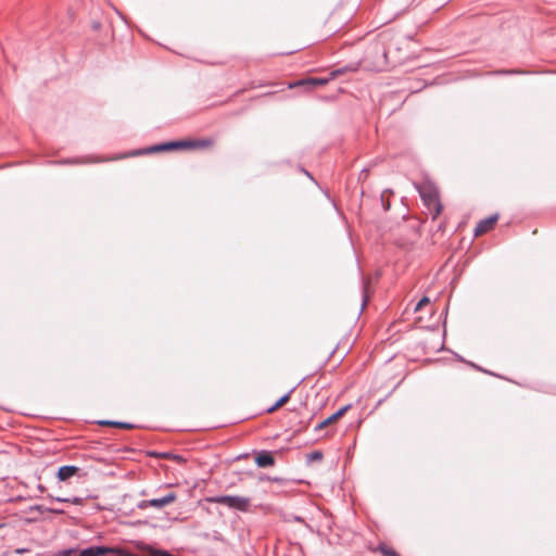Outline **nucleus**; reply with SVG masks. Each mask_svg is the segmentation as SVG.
Segmentation results:
<instances>
[{
	"instance_id": "obj_1",
	"label": "nucleus",
	"mask_w": 556,
	"mask_h": 556,
	"mask_svg": "<svg viewBox=\"0 0 556 556\" xmlns=\"http://www.w3.org/2000/svg\"><path fill=\"white\" fill-rule=\"evenodd\" d=\"M378 40L374 42L366 52L367 59H372V66L381 71L388 65V53L389 50L386 47L387 41L390 38V34L380 33Z\"/></svg>"
},
{
	"instance_id": "obj_2",
	"label": "nucleus",
	"mask_w": 556,
	"mask_h": 556,
	"mask_svg": "<svg viewBox=\"0 0 556 556\" xmlns=\"http://www.w3.org/2000/svg\"><path fill=\"white\" fill-rule=\"evenodd\" d=\"M417 190L425 206L430 211L432 219L438 218L443 208L438 189L431 184H425L417 186Z\"/></svg>"
},
{
	"instance_id": "obj_3",
	"label": "nucleus",
	"mask_w": 556,
	"mask_h": 556,
	"mask_svg": "<svg viewBox=\"0 0 556 556\" xmlns=\"http://www.w3.org/2000/svg\"><path fill=\"white\" fill-rule=\"evenodd\" d=\"M205 502L223 504L229 508L245 513L250 508L251 501L249 497L239 495H218L206 497Z\"/></svg>"
},
{
	"instance_id": "obj_4",
	"label": "nucleus",
	"mask_w": 556,
	"mask_h": 556,
	"mask_svg": "<svg viewBox=\"0 0 556 556\" xmlns=\"http://www.w3.org/2000/svg\"><path fill=\"white\" fill-rule=\"evenodd\" d=\"M214 141L210 138H189L176 140V151H194L211 148Z\"/></svg>"
},
{
	"instance_id": "obj_5",
	"label": "nucleus",
	"mask_w": 556,
	"mask_h": 556,
	"mask_svg": "<svg viewBox=\"0 0 556 556\" xmlns=\"http://www.w3.org/2000/svg\"><path fill=\"white\" fill-rule=\"evenodd\" d=\"M352 407L351 404H348L343 407H341L340 409H338L336 413H333L332 415H330L329 417H327L326 419H324L323 421H320L319 424H317L314 428V430L317 432L321 429H324L325 427L331 425L332 422L337 421L338 419H340L350 408Z\"/></svg>"
},
{
	"instance_id": "obj_6",
	"label": "nucleus",
	"mask_w": 556,
	"mask_h": 556,
	"mask_svg": "<svg viewBox=\"0 0 556 556\" xmlns=\"http://www.w3.org/2000/svg\"><path fill=\"white\" fill-rule=\"evenodd\" d=\"M497 219H498L497 214L491 215L486 218L481 219L475 228V236H481V235L485 233L486 231H489L494 226V224L497 222Z\"/></svg>"
},
{
	"instance_id": "obj_7",
	"label": "nucleus",
	"mask_w": 556,
	"mask_h": 556,
	"mask_svg": "<svg viewBox=\"0 0 556 556\" xmlns=\"http://www.w3.org/2000/svg\"><path fill=\"white\" fill-rule=\"evenodd\" d=\"M113 553V547L109 546H90L81 549L78 556H110Z\"/></svg>"
},
{
	"instance_id": "obj_8",
	"label": "nucleus",
	"mask_w": 556,
	"mask_h": 556,
	"mask_svg": "<svg viewBox=\"0 0 556 556\" xmlns=\"http://www.w3.org/2000/svg\"><path fill=\"white\" fill-rule=\"evenodd\" d=\"M174 502V492L168 493L167 495L161 498H153L150 501H142L139 505L140 508H144L147 506H152L155 508H161L169 503Z\"/></svg>"
},
{
	"instance_id": "obj_9",
	"label": "nucleus",
	"mask_w": 556,
	"mask_h": 556,
	"mask_svg": "<svg viewBox=\"0 0 556 556\" xmlns=\"http://www.w3.org/2000/svg\"><path fill=\"white\" fill-rule=\"evenodd\" d=\"M255 464L260 468L270 467L275 465V457L269 451H260L255 456Z\"/></svg>"
},
{
	"instance_id": "obj_10",
	"label": "nucleus",
	"mask_w": 556,
	"mask_h": 556,
	"mask_svg": "<svg viewBox=\"0 0 556 556\" xmlns=\"http://www.w3.org/2000/svg\"><path fill=\"white\" fill-rule=\"evenodd\" d=\"M163 151H174V140L148 147L143 150L138 151L136 154H150Z\"/></svg>"
},
{
	"instance_id": "obj_11",
	"label": "nucleus",
	"mask_w": 556,
	"mask_h": 556,
	"mask_svg": "<svg viewBox=\"0 0 556 556\" xmlns=\"http://www.w3.org/2000/svg\"><path fill=\"white\" fill-rule=\"evenodd\" d=\"M79 470L76 466H62L59 468L56 477L60 481H66L77 475Z\"/></svg>"
},
{
	"instance_id": "obj_12",
	"label": "nucleus",
	"mask_w": 556,
	"mask_h": 556,
	"mask_svg": "<svg viewBox=\"0 0 556 556\" xmlns=\"http://www.w3.org/2000/svg\"><path fill=\"white\" fill-rule=\"evenodd\" d=\"M331 80L330 76L327 77V78H317V77H312V78H307V79H302L298 83H295L294 85H290V87L292 86H313V87H316V86H324L326 84H328V81Z\"/></svg>"
},
{
	"instance_id": "obj_13",
	"label": "nucleus",
	"mask_w": 556,
	"mask_h": 556,
	"mask_svg": "<svg viewBox=\"0 0 556 556\" xmlns=\"http://www.w3.org/2000/svg\"><path fill=\"white\" fill-rule=\"evenodd\" d=\"M99 426L103 427H114V428H121V429H134L136 426L130 422H124V421H113V420H99Z\"/></svg>"
},
{
	"instance_id": "obj_14",
	"label": "nucleus",
	"mask_w": 556,
	"mask_h": 556,
	"mask_svg": "<svg viewBox=\"0 0 556 556\" xmlns=\"http://www.w3.org/2000/svg\"><path fill=\"white\" fill-rule=\"evenodd\" d=\"M296 387H293L289 392L283 394L273 406L267 409V413H274L281 406H283L289 400Z\"/></svg>"
},
{
	"instance_id": "obj_15",
	"label": "nucleus",
	"mask_w": 556,
	"mask_h": 556,
	"mask_svg": "<svg viewBox=\"0 0 556 556\" xmlns=\"http://www.w3.org/2000/svg\"><path fill=\"white\" fill-rule=\"evenodd\" d=\"M356 70H357L356 65H346V66H342L340 68L331 71L329 76H330L331 79H334L338 76H340V75H342V74H344L346 72H355Z\"/></svg>"
},
{
	"instance_id": "obj_16",
	"label": "nucleus",
	"mask_w": 556,
	"mask_h": 556,
	"mask_svg": "<svg viewBox=\"0 0 556 556\" xmlns=\"http://www.w3.org/2000/svg\"><path fill=\"white\" fill-rule=\"evenodd\" d=\"M378 551H379L383 556H400V554H399L395 549H393V548L389 547V546H388V545H386V544H380V545L378 546Z\"/></svg>"
},
{
	"instance_id": "obj_17",
	"label": "nucleus",
	"mask_w": 556,
	"mask_h": 556,
	"mask_svg": "<svg viewBox=\"0 0 556 556\" xmlns=\"http://www.w3.org/2000/svg\"><path fill=\"white\" fill-rule=\"evenodd\" d=\"M323 456L324 455L320 451H313L309 454H307V460H321Z\"/></svg>"
},
{
	"instance_id": "obj_18",
	"label": "nucleus",
	"mask_w": 556,
	"mask_h": 556,
	"mask_svg": "<svg viewBox=\"0 0 556 556\" xmlns=\"http://www.w3.org/2000/svg\"><path fill=\"white\" fill-rule=\"evenodd\" d=\"M260 480L261 481H270V482H275V483H282L285 481V479L282 478H279V477H270V476H261L260 477Z\"/></svg>"
},
{
	"instance_id": "obj_19",
	"label": "nucleus",
	"mask_w": 556,
	"mask_h": 556,
	"mask_svg": "<svg viewBox=\"0 0 556 556\" xmlns=\"http://www.w3.org/2000/svg\"><path fill=\"white\" fill-rule=\"evenodd\" d=\"M430 303V299L428 296H422L415 306V311L421 309L425 305Z\"/></svg>"
},
{
	"instance_id": "obj_20",
	"label": "nucleus",
	"mask_w": 556,
	"mask_h": 556,
	"mask_svg": "<svg viewBox=\"0 0 556 556\" xmlns=\"http://www.w3.org/2000/svg\"><path fill=\"white\" fill-rule=\"evenodd\" d=\"M74 553H76L75 548H67V549H62V551L58 552L53 556H72Z\"/></svg>"
},
{
	"instance_id": "obj_21",
	"label": "nucleus",
	"mask_w": 556,
	"mask_h": 556,
	"mask_svg": "<svg viewBox=\"0 0 556 556\" xmlns=\"http://www.w3.org/2000/svg\"><path fill=\"white\" fill-rule=\"evenodd\" d=\"M380 201L383 210L388 211L390 208V201L386 199L384 193L381 194Z\"/></svg>"
},
{
	"instance_id": "obj_22",
	"label": "nucleus",
	"mask_w": 556,
	"mask_h": 556,
	"mask_svg": "<svg viewBox=\"0 0 556 556\" xmlns=\"http://www.w3.org/2000/svg\"><path fill=\"white\" fill-rule=\"evenodd\" d=\"M151 556H174L167 552H163V551H155L151 554Z\"/></svg>"
},
{
	"instance_id": "obj_23",
	"label": "nucleus",
	"mask_w": 556,
	"mask_h": 556,
	"mask_svg": "<svg viewBox=\"0 0 556 556\" xmlns=\"http://www.w3.org/2000/svg\"><path fill=\"white\" fill-rule=\"evenodd\" d=\"M519 73L518 71H515V70H503V71H498L497 74H504V75H508V74H517Z\"/></svg>"
},
{
	"instance_id": "obj_24",
	"label": "nucleus",
	"mask_w": 556,
	"mask_h": 556,
	"mask_svg": "<svg viewBox=\"0 0 556 556\" xmlns=\"http://www.w3.org/2000/svg\"><path fill=\"white\" fill-rule=\"evenodd\" d=\"M46 510L59 515L64 514V510L59 508H47Z\"/></svg>"
},
{
	"instance_id": "obj_25",
	"label": "nucleus",
	"mask_w": 556,
	"mask_h": 556,
	"mask_svg": "<svg viewBox=\"0 0 556 556\" xmlns=\"http://www.w3.org/2000/svg\"><path fill=\"white\" fill-rule=\"evenodd\" d=\"M50 498H52L54 501H58V502H62V503H70L71 502V498H65V497H52V496H50Z\"/></svg>"
},
{
	"instance_id": "obj_26",
	"label": "nucleus",
	"mask_w": 556,
	"mask_h": 556,
	"mask_svg": "<svg viewBox=\"0 0 556 556\" xmlns=\"http://www.w3.org/2000/svg\"><path fill=\"white\" fill-rule=\"evenodd\" d=\"M175 459H176V464L186 462V458H184L181 455H178V454H176Z\"/></svg>"
},
{
	"instance_id": "obj_27",
	"label": "nucleus",
	"mask_w": 556,
	"mask_h": 556,
	"mask_svg": "<svg viewBox=\"0 0 556 556\" xmlns=\"http://www.w3.org/2000/svg\"><path fill=\"white\" fill-rule=\"evenodd\" d=\"M301 172H302V173H304V174H305V175H306L311 180H313V181H314V177L311 175V173H309V172H307V170H306V169H304V168H301Z\"/></svg>"
},
{
	"instance_id": "obj_28",
	"label": "nucleus",
	"mask_w": 556,
	"mask_h": 556,
	"mask_svg": "<svg viewBox=\"0 0 556 556\" xmlns=\"http://www.w3.org/2000/svg\"><path fill=\"white\" fill-rule=\"evenodd\" d=\"M70 503H73V504H80V503H81V498H79V497H74V498H72V500H71V502H70Z\"/></svg>"
},
{
	"instance_id": "obj_29",
	"label": "nucleus",
	"mask_w": 556,
	"mask_h": 556,
	"mask_svg": "<svg viewBox=\"0 0 556 556\" xmlns=\"http://www.w3.org/2000/svg\"><path fill=\"white\" fill-rule=\"evenodd\" d=\"M36 509H38V510H40V511H42V510H43L42 506H40V505H37V506H36ZM46 509H47V508H45V510H46Z\"/></svg>"
}]
</instances>
